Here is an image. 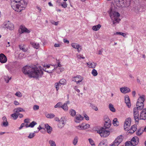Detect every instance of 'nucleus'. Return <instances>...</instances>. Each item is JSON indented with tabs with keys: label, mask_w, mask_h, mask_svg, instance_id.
Instances as JSON below:
<instances>
[{
	"label": "nucleus",
	"mask_w": 146,
	"mask_h": 146,
	"mask_svg": "<svg viewBox=\"0 0 146 146\" xmlns=\"http://www.w3.org/2000/svg\"><path fill=\"white\" fill-rule=\"evenodd\" d=\"M62 104L60 102L56 104L54 106L55 108H62Z\"/></svg>",
	"instance_id": "48"
},
{
	"label": "nucleus",
	"mask_w": 146,
	"mask_h": 146,
	"mask_svg": "<svg viewBox=\"0 0 146 146\" xmlns=\"http://www.w3.org/2000/svg\"><path fill=\"white\" fill-rule=\"evenodd\" d=\"M59 83L61 85H65L66 84V81L64 79H62L60 80Z\"/></svg>",
	"instance_id": "33"
},
{
	"label": "nucleus",
	"mask_w": 146,
	"mask_h": 146,
	"mask_svg": "<svg viewBox=\"0 0 146 146\" xmlns=\"http://www.w3.org/2000/svg\"><path fill=\"white\" fill-rule=\"evenodd\" d=\"M83 80V78L80 76H77L73 77L72 78V81L75 82L77 84H80V83Z\"/></svg>",
	"instance_id": "11"
},
{
	"label": "nucleus",
	"mask_w": 146,
	"mask_h": 146,
	"mask_svg": "<svg viewBox=\"0 0 146 146\" xmlns=\"http://www.w3.org/2000/svg\"><path fill=\"white\" fill-rule=\"evenodd\" d=\"M71 45L73 48L77 49L78 52H79L82 50L81 46L77 43H72Z\"/></svg>",
	"instance_id": "16"
},
{
	"label": "nucleus",
	"mask_w": 146,
	"mask_h": 146,
	"mask_svg": "<svg viewBox=\"0 0 146 146\" xmlns=\"http://www.w3.org/2000/svg\"><path fill=\"white\" fill-rule=\"evenodd\" d=\"M61 84L59 82L56 83L54 84V86L57 91H58L59 89V86H60Z\"/></svg>",
	"instance_id": "44"
},
{
	"label": "nucleus",
	"mask_w": 146,
	"mask_h": 146,
	"mask_svg": "<svg viewBox=\"0 0 146 146\" xmlns=\"http://www.w3.org/2000/svg\"><path fill=\"white\" fill-rule=\"evenodd\" d=\"M38 131H34V132L33 133H30L29 135L28 136V138L31 139L33 138V137H34L35 135V133H37Z\"/></svg>",
	"instance_id": "34"
},
{
	"label": "nucleus",
	"mask_w": 146,
	"mask_h": 146,
	"mask_svg": "<svg viewBox=\"0 0 146 146\" xmlns=\"http://www.w3.org/2000/svg\"><path fill=\"white\" fill-rule=\"evenodd\" d=\"M145 100L144 96H140L137 100V102L136 103V105L142 106L144 107V105L143 103Z\"/></svg>",
	"instance_id": "14"
},
{
	"label": "nucleus",
	"mask_w": 146,
	"mask_h": 146,
	"mask_svg": "<svg viewBox=\"0 0 146 146\" xmlns=\"http://www.w3.org/2000/svg\"><path fill=\"white\" fill-rule=\"evenodd\" d=\"M61 65L60 64V62H58V66H56V68L57 69L58 67H59L58 68L60 69V68L61 67Z\"/></svg>",
	"instance_id": "59"
},
{
	"label": "nucleus",
	"mask_w": 146,
	"mask_h": 146,
	"mask_svg": "<svg viewBox=\"0 0 146 146\" xmlns=\"http://www.w3.org/2000/svg\"><path fill=\"white\" fill-rule=\"evenodd\" d=\"M78 137L77 136H75L74 137V139H73V141H72L73 144L74 145H76L78 143Z\"/></svg>",
	"instance_id": "31"
},
{
	"label": "nucleus",
	"mask_w": 146,
	"mask_h": 146,
	"mask_svg": "<svg viewBox=\"0 0 146 146\" xmlns=\"http://www.w3.org/2000/svg\"><path fill=\"white\" fill-rule=\"evenodd\" d=\"M7 60L6 57L2 53L0 54V62L4 63H5Z\"/></svg>",
	"instance_id": "20"
},
{
	"label": "nucleus",
	"mask_w": 146,
	"mask_h": 146,
	"mask_svg": "<svg viewBox=\"0 0 146 146\" xmlns=\"http://www.w3.org/2000/svg\"><path fill=\"white\" fill-rule=\"evenodd\" d=\"M133 146H135L137 145L139 142V139L137 136H135L133 137L130 141Z\"/></svg>",
	"instance_id": "15"
},
{
	"label": "nucleus",
	"mask_w": 146,
	"mask_h": 146,
	"mask_svg": "<svg viewBox=\"0 0 146 146\" xmlns=\"http://www.w3.org/2000/svg\"><path fill=\"white\" fill-rule=\"evenodd\" d=\"M137 129V126L136 125H132L131 128L129 129L128 130V132L129 133H133L135 131H136Z\"/></svg>",
	"instance_id": "22"
},
{
	"label": "nucleus",
	"mask_w": 146,
	"mask_h": 146,
	"mask_svg": "<svg viewBox=\"0 0 146 146\" xmlns=\"http://www.w3.org/2000/svg\"><path fill=\"white\" fill-rule=\"evenodd\" d=\"M19 47L20 49L24 52H26L27 50V49L25 48V45L24 44L20 45Z\"/></svg>",
	"instance_id": "30"
},
{
	"label": "nucleus",
	"mask_w": 146,
	"mask_h": 146,
	"mask_svg": "<svg viewBox=\"0 0 146 146\" xmlns=\"http://www.w3.org/2000/svg\"><path fill=\"white\" fill-rule=\"evenodd\" d=\"M114 35H122L123 37H125L126 35L125 34V33H122V32H116L115 33H114Z\"/></svg>",
	"instance_id": "47"
},
{
	"label": "nucleus",
	"mask_w": 146,
	"mask_h": 146,
	"mask_svg": "<svg viewBox=\"0 0 146 146\" xmlns=\"http://www.w3.org/2000/svg\"><path fill=\"white\" fill-rule=\"evenodd\" d=\"M15 95L19 97H21L22 96V95L21 92H17L15 94Z\"/></svg>",
	"instance_id": "52"
},
{
	"label": "nucleus",
	"mask_w": 146,
	"mask_h": 146,
	"mask_svg": "<svg viewBox=\"0 0 146 146\" xmlns=\"http://www.w3.org/2000/svg\"><path fill=\"white\" fill-rule=\"evenodd\" d=\"M121 92L125 94L130 92V89L127 87H124L120 88Z\"/></svg>",
	"instance_id": "21"
},
{
	"label": "nucleus",
	"mask_w": 146,
	"mask_h": 146,
	"mask_svg": "<svg viewBox=\"0 0 146 146\" xmlns=\"http://www.w3.org/2000/svg\"><path fill=\"white\" fill-rule=\"evenodd\" d=\"M110 17L113 21V24L114 26L119 23L120 20L119 18L120 14L118 12H112L110 14Z\"/></svg>",
	"instance_id": "3"
},
{
	"label": "nucleus",
	"mask_w": 146,
	"mask_h": 146,
	"mask_svg": "<svg viewBox=\"0 0 146 146\" xmlns=\"http://www.w3.org/2000/svg\"><path fill=\"white\" fill-rule=\"evenodd\" d=\"M49 143L50 145V146H56L55 142L52 140H50L49 141Z\"/></svg>",
	"instance_id": "43"
},
{
	"label": "nucleus",
	"mask_w": 146,
	"mask_h": 146,
	"mask_svg": "<svg viewBox=\"0 0 146 146\" xmlns=\"http://www.w3.org/2000/svg\"><path fill=\"white\" fill-rule=\"evenodd\" d=\"M61 108L65 111H67L68 110V107L66 104L64 103L63 105H62Z\"/></svg>",
	"instance_id": "37"
},
{
	"label": "nucleus",
	"mask_w": 146,
	"mask_h": 146,
	"mask_svg": "<svg viewBox=\"0 0 146 146\" xmlns=\"http://www.w3.org/2000/svg\"><path fill=\"white\" fill-rule=\"evenodd\" d=\"M136 107L134 108L133 109V117L135 121L138 123L139 121V110H142L144 109V107L138 105V104L136 105Z\"/></svg>",
	"instance_id": "4"
},
{
	"label": "nucleus",
	"mask_w": 146,
	"mask_h": 146,
	"mask_svg": "<svg viewBox=\"0 0 146 146\" xmlns=\"http://www.w3.org/2000/svg\"><path fill=\"white\" fill-rule=\"evenodd\" d=\"M146 119V108L142 110L140 113L139 120H145Z\"/></svg>",
	"instance_id": "12"
},
{
	"label": "nucleus",
	"mask_w": 146,
	"mask_h": 146,
	"mask_svg": "<svg viewBox=\"0 0 146 146\" xmlns=\"http://www.w3.org/2000/svg\"><path fill=\"white\" fill-rule=\"evenodd\" d=\"M55 69L56 66L52 65H44L42 68L43 70L49 73H52L53 71Z\"/></svg>",
	"instance_id": "5"
},
{
	"label": "nucleus",
	"mask_w": 146,
	"mask_h": 146,
	"mask_svg": "<svg viewBox=\"0 0 146 146\" xmlns=\"http://www.w3.org/2000/svg\"><path fill=\"white\" fill-rule=\"evenodd\" d=\"M46 117L49 118H52L55 117V115L52 113L48 114L46 115Z\"/></svg>",
	"instance_id": "41"
},
{
	"label": "nucleus",
	"mask_w": 146,
	"mask_h": 146,
	"mask_svg": "<svg viewBox=\"0 0 146 146\" xmlns=\"http://www.w3.org/2000/svg\"><path fill=\"white\" fill-rule=\"evenodd\" d=\"M143 130L141 128L139 129L136 132V134L138 136L141 135L143 132Z\"/></svg>",
	"instance_id": "36"
},
{
	"label": "nucleus",
	"mask_w": 146,
	"mask_h": 146,
	"mask_svg": "<svg viewBox=\"0 0 146 146\" xmlns=\"http://www.w3.org/2000/svg\"><path fill=\"white\" fill-rule=\"evenodd\" d=\"M39 108V106L38 105H35L33 107V109L34 110H38Z\"/></svg>",
	"instance_id": "54"
},
{
	"label": "nucleus",
	"mask_w": 146,
	"mask_h": 146,
	"mask_svg": "<svg viewBox=\"0 0 146 146\" xmlns=\"http://www.w3.org/2000/svg\"><path fill=\"white\" fill-rule=\"evenodd\" d=\"M3 27L4 28L11 30H13L14 29L13 24L9 21H5L4 23Z\"/></svg>",
	"instance_id": "10"
},
{
	"label": "nucleus",
	"mask_w": 146,
	"mask_h": 146,
	"mask_svg": "<svg viewBox=\"0 0 146 146\" xmlns=\"http://www.w3.org/2000/svg\"><path fill=\"white\" fill-rule=\"evenodd\" d=\"M31 44L33 47L36 49H38L40 47L39 44L38 43L31 42Z\"/></svg>",
	"instance_id": "27"
},
{
	"label": "nucleus",
	"mask_w": 146,
	"mask_h": 146,
	"mask_svg": "<svg viewBox=\"0 0 146 146\" xmlns=\"http://www.w3.org/2000/svg\"><path fill=\"white\" fill-rule=\"evenodd\" d=\"M4 78L6 83H8L9 80L11 79V77L9 78L8 76H4Z\"/></svg>",
	"instance_id": "42"
},
{
	"label": "nucleus",
	"mask_w": 146,
	"mask_h": 146,
	"mask_svg": "<svg viewBox=\"0 0 146 146\" xmlns=\"http://www.w3.org/2000/svg\"><path fill=\"white\" fill-rule=\"evenodd\" d=\"M60 45V44H55L54 45L55 47H59Z\"/></svg>",
	"instance_id": "61"
},
{
	"label": "nucleus",
	"mask_w": 146,
	"mask_h": 146,
	"mask_svg": "<svg viewBox=\"0 0 146 146\" xmlns=\"http://www.w3.org/2000/svg\"><path fill=\"white\" fill-rule=\"evenodd\" d=\"M131 123V119L130 117H128L126 118L124 123V127L125 130H127L130 125Z\"/></svg>",
	"instance_id": "8"
},
{
	"label": "nucleus",
	"mask_w": 146,
	"mask_h": 146,
	"mask_svg": "<svg viewBox=\"0 0 146 146\" xmlns=\"http://www.w3.org/2000/svg\"><path fill=\"white\" fill-rule=\"evenodd\" d=\"M101 27V25L100 24H98L97 25L93 26L92 29L94 31H96L98 30Z\"/></svg>",
	"instance_id": "28"
},
{
	"label": "nucleus",
	"mask_w": 146,
	"mask_h": 146,
	"mask_svg": "<svg viewBox=\"0 0 146 146\" xmlns=\"http://www.w3.org/2000/svg\"><path fill=\"white\" fill-rule=\"evenodd\" d=\"M125 101L127 107L129 108L131 107V104L130 102L129 98L128 96H126L125 97Z\"/></svg>",
	"instance_id": "23"
},
{
	"label": "nucleus",
	"mask_w": 146,
	"mask_h": 146,
	"mask_svg": "<svg viewBox=\"0 0 146 146\" xmlns=\"http://www.w3.org/2000/svg\"><path fill=\"white\" fill-rule=\"evenodd\" d=\"M84 117L80 114H77L76 115L74 121L77 123H79L80 122L83 120Z\"/></svg>",
	"instance_id": "18"
},
{
	"label": "nucleus",
	"mask_w": 146,
	"mask_h": 146,
	"mask_svg": "<svg viewBox=\"0 0 146 146\" xmlns=\"http://www.w3.org/2000/svg\"><path fill=\"white\" fill-rule=\"evenodd\" d=\"M89 141L92 146H95L94 142L92 139H89Z\"/></svg>",
	"instance_id": "51"
},
{
	"label": "nucleus",
	"mask_w": 146,
	"mask_h": 146,
	"mask_svg": "<svg viewBox=\"0 0 146 146\" xmlns=\"http://www.w3.org/2000/svg\"><path fill=\"white\" fill-rule=\"evenodd\" d=\"M14 104L15 105H19V103L17 101H14Z\"/></svg>",
	"instance_id": "60"
},
{
	"label": "nucleus",
	"mask_w": 146,
	"mask_h": 146,
	"mask_svg": "<svg viewBox=\"0 0 146 146\" xmlns=\"http://www.w3.org/2000/svg\"><path fill=\"white\" fill-rule=\"evenodd\" d=\"M115 140L113 143H111V146H118L119 144Z\"/></svg>",
	"instance_id": "45"
},
{
	"label": "nucleus",
	"mask_w": 146,
	"mask_h": 146,
	"mask_svg": "<svg viewBox=\"0 0 146 146\" xmlns=\"http://www.w3.org/2000/svg\"><path fill=\"white\" fill-rule=\"evenodd\" d=\"M113 124L115 126H117L119 125V122L117 118H114L113 120Z\"/></svg>",
	"instance_id": "35"
},
{
	"label": "nucleus",
	"mask_w": 146,
	"mask_h": 146,
	"mask_svg": "<svg viewBox=\"0 0 146 146\" xmlns=\"http://www.w3.org/2000/svg\"><path fill=\"white\" fill-rule=\"evenodd\" d=\"M97 133H99L101 137H104L108 136L110 133L109 131L104 129H100L97 131Z\"/></svg>",
	"instance_id": "7"
},
{
	"label": "nucleus",
	"mask_w": 146,
	"mask_h": 146,
	"mask_svg": "<svg viewBox=\"0 0 146 146\" xmlns=\"http://www.w3.org/2000/svg\"><path fill=\"white\" fill-rule=\"evenodd\" d=\"M87 66L89 68H94L97 65V63L94 62H89L87 63Z\"/></svg>",
	"instance_id": "24"
},
{
	"label": "nucleus",
	"mask_w": 146,
	"mask_h": 146,
	"mask_svg": "<svg viewBox=\"0 0 146 146\" xmlns=\"http://www.w3.org/2000/svg\"><path fill=\"white\" fill-rule=\"evenodd\" d=\"M105 143L104 142L101 141L99 144L98 146H104Z\"/></svg>",
	"instance_id": "56"
},
{
	"label": "nucleus",
	"mask_w": 146,
	"mask_h": 146,
	"mask_svg": "<svg viewBox=\"0 0 146 146\" xmlns=\"http://www.w3.org/2000/svg\"><path fill=\"white\" fill-rule=\"evenodd\" d=\"M91 74L94 76H96L98 74L97 71L94 69H93L92 70V71L91 72Z\"/></svg>",
	"instance_id": "38"
},
{
	"label": "nucleus",
	"mask_w": 146,
	"mask_h": 146,
	"mask_svg": "<svg viewBox=\"0 0 146 146\" xmlns=\"http://www.w3.org/2000/svg\"><path fill=\"white\" fill-rule=\"evenodd\" d=\"M111 125L110 120L108 118H106L105 119L104 127L106 129L109 128Z\"/></svg>",
	"instance_id": "17"
},
{
	"label": "nucleus",
	"mask_w": 146,
	"mask_h": 146,
	"mask_svg": "<svg viewBox=\"0 0 146 146\" xmlns=\"http://www.w3.org/2000/svg\"><path fill=\"white\" fill-rule=\"evenodd\" d=\"M84 117L85 118V119L87 120H88L89 119V117L88 116L86 115V114H85L84 115Z\"/></svg>",
	"instance_id": "57"
},
{
	"label": "nucleus",
	"mask_w": 146,
	"mask_h": 146,
	"mask_svg": "<svg viewBox=\"0 0 146 146\" xmlns=\"http://www.w3.org/2000/svg\"><path fill=\"white\" fill-rule=\"evenodd\" d=\"M77 57L78 59L82 58L84 59L85 58L84 57L82 56V55L80 54H77Z\"/></svg>",
	"instance_id": "55"
},
{
	"label": "nucleus",
	"mask_w": 146,
	"mask_h": 146,
	"mask_svg": "<svg viewBox=\"0 0 146 146\" xmlns=\"http://www.w3.org/2000/svg\"><path fill=\"white\" fill-rule=\"evenodd\" d=\"M66 121V120L64 117H62L59 121V123L58 124V127L60 128H62L64 126Z\"/></svg>",
	"instance_id": "13"
},
{
	"label": "nucleus",
	"mask_w": 146,
	"mask_h": 146,
	"mask_svg": "<svg viewBox=\"0 0 146 146\" xmlns=\"http://www.w3.org/2000/svg\"><path fill=\"white\" fill-rule=\"evenodd\" d=\"M63 41L65 43H69V41L68 40L65 39H64Z\"/></svg>",
	"instance_id": "62"
},
{
	"label": "nucleus",
	"mask_w": 146,
	"mask_h": 146,
	"mask_svg": "<svg viewBox=\"0 0 146 146\" xmlns=\"http://www.w3.org/2000/svg\"><path fill=\"white\" fill-rule=\"evenodd\" d=\"M22 71L29 77L36 78L41 77L43 74L42 68L40 66L36 67L35 66H26L23 68Z\"/></svg>",
	"instance_id": "1"
},
{
	"label": "nucleus",
	"mask_w": 146,
	"mask_h": 146,
	"mask_svg": "<svg viewBox=\"0 0 146 146\" xmlns=\"http://www.w3.org/2000/svg\"><path fill=\"white\" fill-rule=\"evenodd\" d=\"M90 125L88 124L83 123L78 126L76 127V128L79 130H84L88 128Z\"/></svg>",
	"instance_id": "9"
},
{
	"label": "nucleus",
	"mask_w": 146,
	"mask_h": 146,
	"mask_svg": "<svg viewBox=\"0 0 146 146\" xmlns=\"http://www.w3.org/2000/svg\"><path fill=\"white\" fill-rule=\"evenodd\" d=\"M11 116L15 120L17 119L18 117V114L16 113H14L12 114L11 115Z\"/></svg>",
	"instance_id": "40"
},
{
	"label": "nucleus",
	"mask_w": 146,
	"mask_h": 146,
	"mask_svg": "<svg viewBox=\"0 0 146 146\" xmlns=\"http://www.w3.org/2000/svg\"><path fill=\"white\" fill-rule=\"evenodd\" d=\"M14 113H17L20 112L25 111V110L22 108H18L14 109L13 110Z\"/></svg>",
	"instance_id": "26"
},
{
	"label": "nucleus",
	"mask_w": 146,
	"mask_h": 146,
	"mask_svg": "<svg viewBox=\"0 0 146 146\" xmlns=\"http://www.w3.org/2000/svg\"><path fill=\"white\" fill-rule=\"evenodd\" d=\"M20 29L21 31V33H29L30 32L31 30L27 29L25 26L21 25L20 27Z\"/></svg>",
	"instance_id": "19"
},
{
	"label": "nucleus",
	"mask_w": 146,
	"mask_h": 146,
	"mask_svg": "<svg viewBox=\"0 0 146 146\" xmlns=\"http://www.w3.org/2000/svg\"><path fill=\"white\" fill-rule=\"evenodd\" d=\"M44 126L46 129L47 132L49 134H51L52 130V127L48 124H45Z\"/></svg>",
	"instance_id": "25"
},
{
	"label": "nucleus",
	"mask_w": 146,
	"mask_h": 146,
	"mask_svg": "<svg viewBox=\"0 0 146 146\" xmlns=\"http://www.w3.org/2000/svg\"><path fill=\"white\" fill-rule=\"evenodd\" d=\"M69 113L71 116L72 117H74L76 115V112L73 109H71L69 111Z\"/></svg>",
	"instance_id": "29"
},
{
	"label": "nucleus",
	"mask_w": 146,
	"mask_h": 146,
	"mask_svg": "<svg viewBox=\"0 0 146 146\" xmlns=\"http://www.w3.org/2000/svg\"><path fill=\"white\" fill-rule=\"evenodd\" d=\"M37 123L36 122L34 121H33L31 122L29 125L28 126L31 127H33L34 126L36 125Z\"/></svg>",
	"instance_id": "46"
},
{
	"label": "nucleus",
	"mask_w": 146,
	"mask_h": 146,
	"mask_svg": "<svg viewBox=\"0 0 146 146\" xmlns=\"http://www.w3.org/2000/svg\"><path fill=\"white\" fill-rule=\"evenodd\" d=\"M119 5H117L119 7H127L130 5L131 0H121L118 1Z\"/></svg>",
	"instance_id": "6"
},
{
	"label": "nucleus",
	"mask_w": 146,
	"mask_h": 146,
	"mask_svg": "<svg viewBox=\"0 0 146 146\" xmlns=\"http://www.w3.org/2000/svg\"><path fill=\"white\" fill-rule=\"evenodd\" d=\"M62 7L64 8H66L67 6V5L66 2H62L61 4Z\"/></svg>",
	"instance_id": "50"
},
{
	"label": "nucleus",
	"mask_w": 146,
	"mask_h": 146,
	"mask_svg": "<svg viewBox=\"0 0 146 146\" xmlns=\"http://www.w3.org/2000/svg\"><path fill=\"white\" fill-rule=\"evenodd\" d=\"M24 125L25 124L24 123H22V124H21L20 127H19V129H21L24 126Z\"/></svg>",
	"instance_id": "58"
},
{
	"label": "nucleus",
	"mask_w": 146,
	"mask_h": 146,
	"mask_svg": "<svg viewBox=\"0 0 146 146\" xmlns=\"http://www.w3.org/2000/svg\"><path fill=\"white\" fill-rule=\"evenodd\" d=\"M109 108L110 110L112 112H115V110L113 107V105L111 104H110L109 106Z\"/></svg>",
	"instance_id": "32"
},
{
	"label": "nucleus",
	"mask_w": 146,
	"mask_h": 146,
	"mask_svg": "<svg viewBox=\"0 0 146 146\" xmlns=\"http://www.w3.org/2000/svg\"><path fill=\"white\" fill-rule=\"evenodd\" d=\"M52 23L53 24H54L55 25H57L58 24V22H55L54 21H53Z\"/></svg>",
	"instance_id": "64"
},
{
	"label": "nucleus",
	"mask_w": 146,
	"mask_h": 146,
	"mask_svg": "<svg viewBox=\"0 0 146 146\" xmlns=\"http://www.w3.org/2000/svg\"><path fill=\"white\" fill-rule=\"evenodd\" d=\"M115 139L121 143L123 139V137L121 135H120L118 136Z\"/></svg>",
	"instance_id": "39"
},
{
	"label": "nucleus",
	"mask_w": 146,
	"mask_h": 146,
	"mask_svg": "<svg viewBox=\"0 0 146 146\" xmlns=\"http://www.w3.org/2000/svg\"><path fill=\"white\" fill-rule=\"evenodd\" d=\"M2 119L3 121H7L6 118L4 116L2 118Z\"/></svg>",
	"instance_id": "63"
},
{
	"label": "nucleus",
	"mask_w": 146,
	"mask_h": 146,
	"mask_svg": "<svg viewBox=\"0 0 146 146\" xmlns=\"http://www.w3.org/2000/svg\"><path fill=\"white\" fill-rule=\"evenodd\" d=\"M132 144L130 141H127L125 143V146H132Z\"/></svg>",
	"instance_id": "49"
},
{
	"label": "nucleus",
	"mask_w": 146,
	"mask_h": 146,
	"mask_svg": "<svg viewBox=\"0 0 146 146\" xmlns=\"http://www.w3.org/2000/svg\"><path fill=\"white\" fill-rule=\"evenodd\" d=\"M27 4L25 0H11V5L12 8L19 12L24 10Z\"/></svg>",
	"instance_id": "2"
},
{
	"label": "nucleus",
	"mask_w": 146,
	"mask_h": 146,
	"mask_svg": "<svg viewBox=\"0 0 146 146\" xmlns=\"http://www.w3.org/2000/svg\"><path fill=\"white\" fill-rule=\"evenodd\" d=\"M8 123L7 121H3L2 125L4 127H6L8 126Z\"/></svg>",
	"instance_id": "53"
}]
</instances>
